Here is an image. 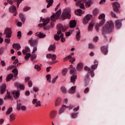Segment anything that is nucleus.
<instances>
[{
	"mask_svg": "<svg viewBox=\"0 0 125 125\" xmlns=\"http://www.w3.org/2000/svg\"><path fill=\"white\" fill-rule=\"evenodd\" d=\"M57 29L58 31L57 34L54 36V39L55 41H60L61 39L62 42H65L66 39L64 38V34L62 32H65L67 28L63 26L62 24H59L58 25Z\"/></svg>",
	"mask_w": 125,
	"mask_h": 125,
	"instance_id": "obj_1",
	"label": "nucleus"
},
{
	"mask_svg": "<svg viewBox=\"0 0 125 125\" xmlns=\"http://www.w3.org/2000/svg\"><path fill=\"white\" fill-rule=\"evenodd\" d=\"M114 30V23L112 21H108L103 27L104 33H111Z\"/></svg>",
	"mask_w": 125,
	"mask_h": 125,
	"instance_id": "obj_2",
	"label": "nucleus"
},
{
	"mask_svg": "<svg viewBox=\"0 0 125 125\" xmlns=\"http://www.w3.org/2000/svg\"><path fill=\"white\" fill-rule=\"evenodd\" d=\"M12 94H13L15 98H18V97L20 96V92L19 91H15L13 92L12 93H10L9 92H7L5 98H8V99L11 100L13 99V98L11 96Z\"/></svg>",
	"mask_w": 125,
	"mask_h": 125,
	"instance_id": "obj_3",
	"label": "nucleus"
},
{
	"mask_svg": "<svg viewBox=\"0 0 125 125\" xmlns=\"http://www.w3.org/2000/svg\"><path fill=\"white\" fill-rule=\"evenodd\" d=\"M71 10L70 8H65L63 11L62 15V17L63 19H66V18L69 19L71 17Z\"/></svg>",
	"mask_w": 125,
	"mask_h": 125,
	"instance_id": "obj_4",
	"label": "nucleus"
},
{
	"mask_svg": "<svg viewBox=\"0 0 125 125\" xmlns=\"http://www.w3.org/2000/svg\"><path fill=\"white\" fill-rule=\"evenodd\" d=\"M76 71L77 69H76V68L72 67L70 71V74L72 75V76H71L70 81L71 83H74V84H75V83H76V80H77V75L75 74V73H76Z\"/></svg>",
	"mask_w": 125,
	"mask_h": 125,
	"instance_id": "obj_5",
	"label": "nucleus"
},
{
	"mask_svg": "<svg viewBox=\"0 0 125 125\" xmlns=\"http://www.w3.org/2000/svg\"><path fill=\"white\" fill-rule=\"evenodd\" d=\"M40 22H43L42 23H40L38 25L39 27H45L49 22H50V18L47 17L46 19H43L42 17L40 18Z\"/></svg>",
	"mask_w": 125,
	"mask_h": 125,
	"instance_id": "obj_6",
	"label": "nucleus"
},
{
	"mask_svg": "<svg viewBox=\"0 0 125 125\" xmlns=\"http://www.w3.org/2000/svg\"><path fill=\"white\" fill-rule=\"evenodd\" d=\"M61 16V9H59L58 11L56 12V14L53 13V15L51 16V19L53 21H56V19H58Z\"/></svg>",
	"mask_w": 125,
	"mask_h": 125,
	"instance_id": "obj_7",
	"label": "nucleus"
},
{
	"mask_svg": "<svg viewBox=\"0 0 125 125\" xmlns=\"http://www.w3.org/2000/svg\"><path fill=\"white\" fill-rule=\"evenodd\" d=\"M98 19H100V20H101L99 23V27H101L102 25L105 23V14H101L98 17Z\"/></svg>",
	"mask_w": 125,
	"mask_h": 125,
	"instance_id": "obj_8",
	"label": "nucleus"
},
{
	"mask_svg": "<svg viewBox=\"0 0 125 125\" xmlns=\"http://www.w3.org/2000/svg\"><path fill=\"white\" fill-rule=\"evenodd\" d=\"M97 68V65H92L91 68L88 67L87 66H85V67L84 68V70L86 71H88V72H93L95 69Z\"/></svg>",
	"mask_w": 125,
	"mask_h": 125,
	"instance_id": "obj_9",
	"label": "nucleus"
},
{
	"mask_svg": "<svg viewBox=\"0 0 125 125\" xmlns=\"http://www.w3.org/2000/svg\"><path fill=\"white\" fill-rule=\"evenodd\" d=\"M120 3L119 2L115 1L113 3H112V7L113 8L114 11H115V12H117L118 10H119V8H120Z\"/></svg>",
	"mask_w": 125,
	"mask_h": 125,
	"instance_id": "obj_10",
	"label": "nucleus"
},
{
	"mask_svg": "<svg viewBox=\"0 0 125 125\" xmlns=\"http://www.w3.org/2000/svg\"><path fill=\"white\" fill-rule=\"evenodd\" d=\"M12 33L11 28H7L5 30L4 34H6V38H11Z\"/></svg>",
	"mask_w": 125,
	"mask_h": 125,
	"instance_id": "obj_11",
	"label": "nucleus"
},
{
	"mask_svg": "<svg viewBox=\"0 0 125 125\" xmlns=\"http://www.w3.org/2000/svg\"><path fill=\"white\" fill-rule=\"evenodd\" d=\"M46 58L48 59H51L52 61H55L56 60V55L55 54H51L50 53L47 54L46 55Z\"/></svg>",
	"mask_w": 125,
	"mask_h": 125,
	"instance_id": "obj_12",
	"label": "nucleus"
},
{
	"mask_svg": "<svg viewBox=\"0 0 125 125\" xmlns=\"http://www.w3.org/2000/svg\"><path fill=\"white\" fill-rule=\"evenodd\" d=\"M84 1H85L84 0H78L76 2V5L77 6H80L81 8H84V4L83 3Z\"/></svg>",
	"mask_w": 125,
	"mask_h": 125,
	"instance_id": "obj_13",
	"label": "nucleus"
},
{
	"mask_svg": "<svg viewBox=\"0 0 125 125\" xmlns=\"http://www.w3.org/2000/svg\"><path fill=\"white\" fill-rule=\"evenodd\" d=\"M83 62H79L77 64L76 66V70L78 72H81V71L83 70Z\"/></svg>",
	"mask_w": 125,
	"mask_h": 125,
	"instance_id": "obj_14",
	"label": "nucleus"
},
{
	"mask_svg": "<svg viewBox=\"0 0 125 125\" xmlns=\"http://www.w3.org/2000/svg\"><path fill=\"white\" fill-rule=\"evenodd\" d=\"M32 104L35 105L36 107H39V106H41V101L34 99L32 100Z\"/></svg>",
	"mask_w": 125,
	"mask_h": 125,
	"instance_id": "obj_15",
	"label": "nucleus"
},
{
	"mask_svg": "<svg viewBox=\"0 0 125 125\" xmlns=\"http://www.w3.org/2000/svg\"><path fill=\"white\" fill-rule=\"evenodd\" d=\"M29 43H30L31 45H37L38 44V40L31 39L29 41Z\"/></svg>",
	"mask_w": 125,
	"mask_h": 125,
	"instance_id": "obj_16",
	"label": "nucleus"
},
{
	"mask_svg": "<svg viewBox=\"0 0 125 125\" xmlns=\"http://www.w3.org/2000/svg\"><path fill=\"white\" fill-rule=\"evenodd\" d=\"M35 36H36V37H39V38H41L42 39H43V38H45L46 37V35L40 32L36 33L35 34Z\"/></svg>",
	"mask_w": 125,
	"mask_h": 125,
	"instance_id": "obj_17",
	"label": "nucleus"
},
{
	"mask_svg": "<svg viewBox=\"0 0 125 125\" xmlns=\"http://www.w3.org/2000/svg\"><path fill=\"white\" fill-rule=\"evenodd\" d=\"M55 115H56V111H51L49 114L50 119H51V120H53V119L55 118Z\"/></svg>",
	"mask_w": 125,
	"mask_h": 125,
	"instance_id": "obj_18",
	"label": "nucleus"
},
{
	"mask_svg": "<svg viewBox=\"0 0 125 125\" xmlns=\"http://www.w3.org/2000/svg\"><path fill=\"white\" fill-rule=\"evenodd\" d=\"M77 25V21L75 20H72L69 23L70 28H75Z\"/></svg>",
	"mask_w": 125,
	"mask_h": 125,
	"instance_id": "obj_19",
	"label": "nucleus"
},
{
	"mask_svg": "<svg viewBox=\"0 0 125 125\" xmlns=\"http://www.w3.org/2000/svg\"><path fill=\"white\" fill-rule=\"evenodd\" d=\"M93 3H94V0H88L86 2L85 6L86 7H89Z\"/></svg>",
	"mask_w": 125,
	"mask_h": 125,
	"instance_id": "obj_20",
	"label": "nucleus"
},
{
	"mask_svg": "<svg viewBox=\"0 0 125 125\" xmlns=\"http://www.w3.org/2000/svg\"><path fill=\"white\" fill-rule=\"evenodd\" d=\"M0 92L1 94H3L5 91V88H6V84H3L0 86Z\"/></svg>",
	"mask_w": 125,
	"mask_h": 125,
	"instance_id": "obj_21",
	"label": "nucleus"
},
{
	"mask_svg": "<svg viewBox=\"0 0 125 125\" xmlns=\"http://www.w3.org/2000/svg\"><path fill=\"white\" fill-rule=\"evenodd\" d=\"M16 86H17V87H19L20 88V89H21L22 90H24L25 89V86H24V84H20L18 83H15Z\"/></svg>",
	"mask_w": 125,
	"mask_h": 125,
	"instance_id": "obj_22",
	"label": "nucleus"
},
{
	"mask_svg": "<svg viewBox=\"0 0 125 125\" xmlns=\"http://www.w3.org/2000/svg\"><path fill=\"white\" fill-rule=\"evenodd\" d=\"M19 17L21 20L22 23H25V21H26V18L25 17V16H24V14L20 13L19 14Z\"/></svg>",
	"mask_w": 125,
	"mask_h": 125,
	"instance_id": "obj_23",
	"label": "nucleus"
},
{
	"mask_svg": "<svg viewBox=\"0 0 125 125\" xmlns=\"http://www.w3.org/2000/svg\"><path fill=\"white\" fill-rule=\"evenodd\" d=\"M69 93H71V94H74V93H76V86H74L71 87L68 90Z\"/></svg>",
	"mask_w": 125,
	"mask_h": 125,
	"instance_id": "obj_24",
	"label": "nucleus"
},
{
	"mask_svg": "<svg viewBox=\"0 0 125 125\" xmlns=\"http://www.w3.org/2000/svg\"><path fill=\"white\" fill-rule=\"evenodd\" d=\"M13 47L15 49L19 50H20V48H21V46L20 45V44H19V43H14V44H13Z\"/></svg>",
	"mask_w": 125,
	"mask_h": 125,
	"instance_id": "obj_25",
	"label": "nucleus"
},
{
	"mask_svg": "<svg viewBox=\"0 0 125 125\" xmlns=\"http://www.w3.org/2000/svg\"><path fill=\"white\" fill-rule=\"evenodd\" d=\"M102 51L104 54H107L108 53V47L107 46H102Z\"/></svg>",
	"mask_w": 125,
	"mask_h": 125,
	"instance_id": "obj_26",
	"label": "nucleus"
},
{
	"mask_svg": "<svg viewBox=\"0 0 125 125\" xmlns=\"http://www.w3.org/2000/svg\"><path fill=\"white\" fill-rule=\"evenodd\" d=\"M30 48L28 46H26L24 49L22 50V52L23 54H27V52H30Z\"/></svg>",
	"mask_w": 125,
	"mask_h": 125,
	"instance_id": "obj_27",
	"label": "nucleus"
},
{
	"mask_svg": "<svg viewBox=\"0 0 125 125\" xmlns=\"http://www.w3.org/2000/svg\"><path fill=\"white\" fill-rule=\"evenodd\" d=\"M46 2L48 3L47 5V8H48L52 5V4L53 3V0H46Z\"/></svg>",
	"mask_w": 125,
	"mask_h": 125,
	"instance_id": "obj_28",
	"label": "nucleus"
},
{
	"mask_svg": "<svg viewBox=\"0 0 125 125\" xmlns=\"http://www.w3.org/2000/svg\"><path fill=\"white\" fill-rule=\"evenodd\" d=\"M66 109L64 104L62 105V107L61 108V109L58 111L59 115H61V114H62V113H64V111Z\"/></svg>",
	"mask_w": 125,
	"mask_h": 125,
	"instance_id": "obj_29",
	"label": "nucleus"
},
{
	"mask_svg": "<svg viewBox=\"0 0 125 125\" xmlns=\"http://www.w3.org/2000/svg\"><path fill=\"white\" fill-rule=\"evenodd\" d=\"M75 13L76 15H78V16H82V15L83 14L82 9H81L76 10L75 12Z\"/></svg>",
	"mask_w": 125,
	"mask_h": 125,
	"instance_id": "obj_30",
	"label": "nucleus"
},
{
	"mask_svg": "<svg viewBox=\"0 0 125 125\" xmlns=\"http://www.w3.org/2000/svg\"><path fill=\"white\" fill-rule=\"evenodd\" d=\"M9 11L11 12V13L15 12V11H16V7L14 5L11 6L9 8Z\"/></svg>",
	"mask_w": 125,
	"mask_h": 125,
	"instance_id": "obj_31",
	"label": "nucleus"
},
{
	"mask_svg": "<svg viewBox=\"0 0 125 125\" xmlns=\"http://www.w3.org/2000/svg\"><path fill=\"white\" fill-rule=\"evenodd\" d=\"M115 23L116 25V27L118 28V29L122 27V23L121 22V21L119 20L116 21Z\"/></svg>",
	"mask_w": 125,
	"mask_h": 125,
	"instance_id": "obj_32",
	"label": "nucleus"
},
{
	"mask_svg": "<svg viewBox=\"0 0 125 125\" xmlns=\"http://www.w3.org/2000/svg\"><path fill=\"white\" fill-rule=\"evenodd\" d=\"M9 120L10 122H13V121H15V115L13 113L11 114L9 116Z\"/></svg>",
	"mask_w": 125,
	"mask_h": 125,
	"instance_id": "obj_33",
	"label": "nucleus"
},
{
	"mask_svg": "<svg viewBox=\"0 0 125 125\" xmlns=\"http://www.w3.org/2000/svg\"><path fill=\"white\" fill-rule=\"evenodd\" d=\"M93 30V23H90L87 28L88 32H91Z\"/></svg>",
	"mask_w": 125,
	"mask_h": 125,
	"instance_id": "obj_34",
	"label": "nucleus"
},
{
	"mask_svg": "<svg viewBox=\"0 0 125 125\" xmlns=\"http://www.w3.org/2000/svg\"><path fill=\"white\" fill-rule=\"evenodd\" d=\"M61 103V99L58 98L56 100V102H55V106H59Z\"/></svg>",
	"mask_w": 125,
	"mask_h": 125,
	"instance_id": "obj_35",
	"label": "nucleus"
},
{
	"mask_svg": "<svg viewBox=\"0 0 125 125\" xmlns=\"http://www.w3.org/2000/svg\"><path fill=\"white\" fill-rule=\"evenodd\" d=\"M76 40L77 41H80L81 40V31L78 30L76 33Z\"/></svg>",
	"mask_w": 125,
	"mask_h": 125,
	"instance_id": "obj_36",
	"label": "nucleus"
},
{
	"mask_svg": "<svg viewBox=\"0 0 125 125\" xmlns=\"http://www.w3.org/2000/svg\"><path fill=\"white\" fill-rule=\"evenodd\" d=\"M19 61H18V59H16L14 62H13V64L14 65H12L11 67L12 68H14V67H17V66H18V65H19L18 64L19 63Z\"/></svg>",
	"mask_w": 125,
	"mask_h": 125,
	"instance_id": "obj_37",
	"label": "nucleus"
},
{
	"mask_svg": "<svg viewBox=\"0 0 125 125\" xmlns=\"http://www.w3.org/2000/svg\"><path fill=\"white\" fill-rule=\"evenodd\" d=\"M46 78L48 83H51V75L50 74L47 75L46 76Z\"/></svg>",
	"mask_w": 125,
	"mask_h": 125,
	"instance_id": "obj_38",
	"label": "nucleus"
},
{
	"mask_svg": "<svg viewBox=\"0 0 125 125\" xmlns=\"http://www.w3.org/2000/svg\"><path fill=\"white\" fill-rule=\"evenodd\" d=\"M13 78V74L12 73L8 74L6 78V82H9Z\"/></svg>",
	"mask_w": 125,
	"mask_h": 125,
	"instance_id": "obj_39",
	"label": "nucleus"
},
{
	"mask_svg": "<svg viewBox=\"0 0 125 125\" xmlns=\"http://www.w3.org/2000/svg\"><path fill=\"white\" fill-rule=\"evenodd\" d=\"M12 72L14 75L15 78H16V77H17V75H18V69H17V68H14L12 70Z\"/></svg>",
	"mask_w": 125,
	"mask_h": 125,
	"instance_id": "obj_40",
	"label": "nucleus"
},
{
	"mask_svg": "<svg viewBox=\"0 0 125 125\" xmlns=\"http://www.w3.org/2000/svg\"><path fill=\"white\" fill-rule=\"evenodd\" d=\"M55 45H50L48 49L49 51L55 50Z\"/></svg>",
	"mask_w": 125,
	"mask_h": 125,
	"instance_id": "obj_41",
	"label": "nucleus"
},
{
	"mask_svg": "<svg viewBox=\"0 0 125 125\" xmlns=\"http://www.w3.org/2000/svg\"><path fill=\"white\" fill-rule=\"evenodd\" d=\"M30 57H31V53H28L26 54V55L24 57V59L26 61H28L30 59Z\"/></svg>",
	"mask_w": 125,
	"mask_h": 125,
	"instance_id": "obj_42",
	"label": "nucleus"
},
{
	"mask_svg": "<svg viewBox=\"0 0 125 125\" xmlns=\"http://www.w3.org/2000/svg\"><path fill=\"white\" fill-rule=\"evenodd\" d=\"M99 13V10L97 8H95L93 10V14L94 16H96Z\"/></svg>",
	"mask_w": 125,
	"mask_h": 125,
	"instance_id": "obj_43",
	"label": "nucleus"
},
{
	"mask_svg": "<svg viewBox=\"0 0 125 125\" xmlns=\"http://www.w3.org/2000/svg\"><path fill=\"white\" fill-rule=\"evenodd\" d=\"M34 68L38 72L41 71V70L42 69L41 67V66L39 65V64H35V66H34Z\"/></svg>",
	"mask_w": 125,
	"mask_h": 125,
	"instance_id": "obj_44",
	"label": "nucleus"
},
{
	"mask_svg": "<svg viewBox=\"0 0 125 125\" xmlns=\"http://www.w3.org/2000/svg\"><path fill=\"white\" fill-rule=\"evenodd\" d=\"M88 22H89V21L86 19L85 17H84L83 20V24L84 25H86V24L88 23Z\"/></svg>",
	"mask_w": 125,
	"mask_h": 125,
	"instance_id": "obj_45",
	"label": "nucleus"
},
{
	"mask_svg": "<svg viewBox=\"0 0 125 125\" xmlns=\"http://www.w3.org/2000/svg\"><path fill=\"white\" fill-rule=\"evenodd\" d=\"M84 18L87 19L89 21H90V20H91V18H92V15L88 14L86 15L84 17Z\"/></svg>",
	"mask_w": 125,
	"mask_h": 125,
	"instance_id": "obj_46",
	"label": "nucleus"
},
{
	"mask_svg": "<svg viewBox=\"0 0 125 125\" xmlns=\"http://www.w3.org/2000/svg\"><path fill=\"white\" fill-rule=\"evenodd\" d=\"M13 109L12 108V107H10L6 112V115H9L11 114V112H12Z\"/></svg>",
	"mask_w": 125,
	"mask_h": 125,
	"instance_id": "obj_47",
	"label": "nucleus"
},
{
	"mask_svg": "<svg viewBox=\"0 0 125 125\" xmlns=\"http://www.w3.org/2000/svg\"><path fill=\"white\" fill-rule=\"evenodd\" d=\"M30 59L31 60V61H33V60L36 59V58H37V54H33L32 55H31L30 56Z\"/></svg>",
	"mask_w": 125,
	"mask_h": 125,
	"instance_id": "obj_48",
	"label": "nucleus"
},
{
	"mask_svg": "<svg viewBox=\"0 0 125 125\" xmlns=\"http://www.w3.org/2000/svg\"><path fill=\"white\" fill-rule=\"evenodd\" d=\"M31 9V7L26 6L23 8V11L24 12H26V11H28V10H30Z\"/></svg>",
	"mask_w": 125,
	"mask_h": 125,
	"instance_id": "obj_49",
	"label": "nucleus"
},
{
	"mask_svg": "<svg viewBox=\"0 0 125 125\" xmlns=\"http://www.w3.org/2000/svg\"><path fill=\"white\" fill-rule=\"evenodd\" d=\"M71 117L72 119H75L78 117V112H73L71 113Z\"/></svg>",
	"mask_w": 125,
	"mask_h": 125,
	"instance_id": "obj_50",
	"label": "nucleus"
},
{
	"mask_svg": "<svg viewBox=\"0 0 125 125\" xmlns=\"http://www.w3.org/2000/svg\"><path fill=\"white\" fill-rule=\"evenodd\" d=\"M58 78V77L56 76V77H54V78H53L51 81V83H52V84H54V83H55L56 82V81H57Z\"/></svg>",
	"mask_w": 125,
	"mask_h": 125,
	"instance_id": "obj_51",
	"label": "nucleus"
},
{
	"mask_svg": "<svg viewBox=\"0 0 125 125\" xmlns=\"http://www.w3.org/2000/svg\"><path fill=\"white\" fill-rule=\"evenodd\" d=\"M67 72H68V70L66 68H63L62 69V73L63 76H66Z\"/></svg>",
	"mask_w": 125,
	"mask_h": 125,
	"instance_id": "obj_52",
	"label": "nucleus"
},
{
	"mask_svg": "<svg viewBox=\"0 0 125 125\" xmlns=\"http://www.w3.org/2000/svg\"><path fill=\"white\" fill-rule=\"evenodd\" d=\"M71 58H72V56L69 55L64 58L63 61H67V60H70V59L71 60Z\"/></svg>",
	"mask_w": 125,
	"mask_h": 125,
	"instance_id": "obj_53",
	"label": "nucleus"
},
{
	"mask_svg": "<svg viewBox=\"0 0 125 125\" xmlns=\"http://www.w3.org/2000/svg\"><path fill=\"white\" fill-rule=\"evenodd\" d=\"M64 107L68 109L69 110H71V109H73V108H74V106H73L72 105H70L69 106H67L65 104H64Z\"/></svg>",
	"mask_w": 125,
	"mask_h": 125,
	"instance_id": "obj_54",
	"label": "nucleus"
},
{
	"mask_svg": "<svg viewBox=\"0 0 125 125\" xmlns=\"http://www.w3.org/2000/svg\"><path fill=\"white\" fill-rule=\"evenodd\" d=\"M72 33H73V31H70L69 32H65L66 37H70V36L72 35Z\"/></svg>",
	"mask_w": 125,
	"mask_h": 125,
	"instance_id": "obj_55",
	"label": "nucleus"
},
{
	"mask_svg": "<svg viewBox=\"0 0 125 125\" xmlns=\"http://www.w3.org/2000/svg\"><path fill=\"white\" fill-rule=\"evenodd\" d=\"M61 91L63 92L64 94L67 93V89H66V88H65V87H61Z\"/></svg>",
	"mask_w": 125,
	"mask_h": 125,
	"instance_id": "obj_56",
	"label": "nucleus"
},
{
	"mask_svg": "<svg viewBox=\"0 0 125 125\" xmlns=\"http://www.w3.org/2000/svg\"><path fill=\"white\" fill-rule=\"evenodd\" d=\"M88 47H89V48H90L91 49H93V48H94L95 47V46H94V45H93V44L90 43H89Z\"/></svg>",
	"mask_w": 125,
	"mask_h": 125,
	"instance_id": "obj_57",
	"label": "nucleus"
},
{
	"mask_svg": "<svg viewBox=\"0 0 125 125\" xmlns=\"http://www.w3.org/2000/svg\"><path fill=\"white\" fill-rule=\"evenodd\" d=\"M21 104L20 103H18L17 105V110H21Z\"/></svg>",
	"mask_w": 125,
	"mask_h": 125,
	"instance_id": "obj_58",
	"label": "nucleus"
},
{
	"mask_svg": "<svg viewBox=\"0 0 125 125\" xmlns=\"http://www.w3.org/2000/svg\"><path fill=\"white\" fill-rule=\"evenodd\" d=\"M17 37L18 39H21V31H19L17 33Z\"/></svg>",
	"mask_w": 125,
	"mask_h": 125,
	"instance_id": "obj_59",
	"label": "nucleus"
},
{
	"mask_svg": "<svg viewBox=\"0 0 125 125\" xmlns=\"http://www.w3.org/2000/svg\"><path fill=\"white\" fill-rule=\"evenodd\" d=\"M10 38H7V39H5V42H6L7 43H9L10 42Z\"/></svg>",
	"mask_w": 125,
	"mask_h": 125,
	"instance_id": "obj_60",
	"label": "nucleus"
},
{
	"mask_svg": "<svg viewBox=\"0 0 125 125\" xmlns=\"http://www.w3.org/2000/svg\"><path fill=\"white\" fill-rule=\"evenodd\" d=\"M98 37L97 36H95V37H94L93 38V42H98Z\"/></svg>",
	"mask_w": 125,
	"mask_h": 125,
	"instance_id": "obj_61",
	"label": "nucleus"
},
{
	"mask_svg": "<svg viewBox=\"0 0 125 125\" xmlns=\"http://www.w3.org/2000/svg\"><path fill=\"white\" fill-rule=\"evenodd\" d=\"M75 61H76V58L74 57H72L70 60V62H71V63H74Z\"/></svg>",
	"mask_w": 125,
	"mask_h": 125,
	"instance_id": "obj_62",
	"label": "nucleus"
},
{
	"mask_svg": "<svg viewBox=\"0 0 125 125\" xmlns=\"http://www.w3.org/2000/svg\"><path fill=\"white\" fill-rule=\"evenodd\" d=\"M0 63H1V66H2L3 67H4V66H5L6 65L5 62H4V61H3V60L1 61Z\"/></svg>",
	"mask_w": 125,
	"mask_h": 125,
	"instance_id": "obj_63",
	"label": "nucleus"
},
{
	"mask_svg": "<svg viewBox=\"0 0 125 125\" xmlns=\"http://www.w3.org/2000/svg\"><path fill=\"white\" fill-rule=\"evenodd\" d=\"M38 50V48H37V46H35L33 48V50L32 51V53H35V52Z\"/></svg>",
	"mask_w": 125,
	"mask_h": 125,
	"instance_id": "obj_64",
	"label": "nucleus"
}]
</instances>
